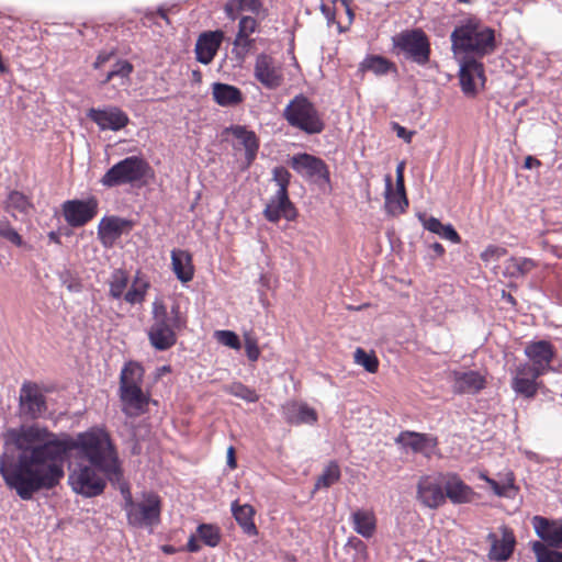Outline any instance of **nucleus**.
<instances>
[{
  "instance_id": "nucleus-1",
  "label": "nucleus",
  "mask_w": 562,
  "mask_h": 562,
  "mask_svg": "<svg viewBox=\"0 0 562 562\" xmlns=\"http://www.w3.org/2000/svg\"><path fill=\"white\" fill-rule=\"evenodd\" d=\"M3 441L0 475L23 501H31L36 493L53 490L60 483L65 476V462L72 450L110 481L122 477L115 447L110 435L101 428H92L71 439L46 427L31 425L8 429Z\"/></svg>"
},
{
  "instance_id": "nucleus-2",
  "label": "nucleus",
  "mask_w": 562,
  "mask_h": 562,
  "mask_svg": "<svg viewBox=\"0 0 562 562\" xmlns=\"http://www.w3.org/2000/svg\"><path fill=\"white\" fill-rule=\"evenodd\" d=\"M450 40L454 57L470 56L479 59L496 49L495 31L474 16L461 21L452 31Z\"/></svg>"
},
{
  "instance_id": "nucleus-3",
  "label": "nucleus",
  "mask_w": 562,
  "mask_h": 562,
  "mask_svg": "<svg viewBox=\"0 0 562 562\" xmlns=\"http://www.w3.org/2000/svg\"><path fill=\"white\" fill-rule=\"evenodd\" d=\"M153 323L147 331L150 345L158 351H165L177 342V333L186 328L187 317L175 303L170 310L161 300H155L151 306Z\"/></svg>"
},
{
  "instance_id": "nucleus-4",
  "label": "nucleus",
  "mask_w": 562,
  "mask_h": 562,
  "mask_svg": "<svg viewBox=\"0 0 562 562\" xmlns=\"http://www.w3.org/2000/svg\"><path fill=\"white\" fill-rule=\"evenodd\" d=\"M288 124L307 135L321 134L325 128L322 114L304 94L295 95L283 110Z\"/></svg>"
},
{
  "instance_id": "nucleus-5",
  "label": "nucleus",
  "mask_w": 562,
  "mask_h": 562,
  "mask_svg": "<svg viewBox=\"0 0 562 562\" xmlns=\"http://www.w3.org/2000/svg\"><path fill=\"white\" fill-rule=\"evenodd\" d=\"M127 521L134 527H151L160 521L161 502L155 493H144L143 499L135 502L128 490L123 491Z\"/></svg>"
},
{
  "instance_id": "nucleus-6",
  "label": "nucleus",
  "mask_w": 562,
  "mask_h": 562,
  "mask_svg": "<svg viewBox=\"0 0 562 562\" xmlns=\"http://www.w3.org/2000/svg\"><path fill=\"white\" fill-rule=\"evenodd\" d=\"M272 180L278 186V190L263 210L265 217L271 223H277L281 217L288 221L294 220L296 211L288 194L291 173L282 166L274 167Z\"/></svg>"
},
{
  "instance_id": "nucleus-7",
  "label": "nucleus",
  "mask_w": 562,
  "mask_h": 562,
  "mask_svg": "<svg viewBox=\"0 0 562 562\" xmlns=\"http://www.w3.org/2000/svg\"><path fill=\"white\" fill-rule=\"evenodd\" d=\"M150 170L148 162L140 156H128L113 165L100 179L105 188L132 184L142 181Z\"/></svg>"
},
{
  "instance_id": "nucleus-8",
  "label": "nucleus",
  "mask_w": 562,
  "mask_h": 562,
  "mask_svg": "<svg viewBox=\"0 0 562 562\" xmlns=\"http://www.w3.org/2000/svg\"><path fill=\"white\" fill-rule=\"evenodd\" d=\"M393 43L405 58L418 64L426 65L430 57V43L423 30L415 29L404 31L393 37Z\"/></svg>"
},
{
  "instance_id": "nucleus-9",
  "label": "nucleus",
  "mask_w": 562,
  "mask_h": 562,
  "mask_svg": "<svg viewBox=\"0 0 562 562\" xmlns=\"http://www.w3.org/2000/svg\"><path fill=\"white\" fill-rule=\"evenodd\" d=\"M97 470L92 465L78 464L68 476L72 491L86 497L100 495L104 491L105 481Z\"/></svg>"
},
{
  "instance_id": "nucleus-10",
  "label": "nucleus",
  "mask_w": 562,
  "mask_h": 562,
  "mask_svg": "<svg viewBox=\"0 0 562 562\" xmlns=\"http://www.w3.org/2000/svg\"><path fill=\"white\" fill-rule=\"evenodd\" d=\"M443 473L423 475L417 483L416 498L427 508L437 509L446 503Z\"/></svg>"
},
{
  "instance_id": "nucleus-11",
  "label": "nucleus",
  "mask_w": 562,
  "mask_h": 562,
  "mask_svg": "<svg viewBox=\"0 0 562 562\" xmlns=\"http://www.w3.org/2000/svg\"><path fill=\"white\" fill-rule=\"evenodd\" d=\"M19 407L21 415L29 419H37L46 413V398L36 383L24 382L22 384Z\"/></svg>"
},
{
  "instance_id": "nucleus-12",
  "label": "nucleus",
  "mask_w": 562,
  "mask_h": 562,
  "mask_svg": "<svg viewBox=\"0 0 562 562\" xmlns=\"http://www.w3.org/2000/svg\"><path fill=\"white\" fill-rule=\"evenodd\" d=\"M98 212V200H69L63 204V215L71 227H80L90 222Z\"/></svg>"
},
{
  "instance_id": "nucleus-13",
  "label": "nucleus",
  "mask_w": 562,
  "mask_h": 562,
  "mask_svg": "<svg viewBox=\"0 0 562 562\" xmlns=\"http://www.w3.org/2000/svg\"><path fill=\"white\" fill-rule=\"evenodd\" d=\"M291 167L303 177L317 183H329V170L321 158L310 154H297L291 159Z\"/></svg>"
},
{
  "instance_id": "nucleus-14",
  "label": "nucleus",
  "mask_w": 562,
  "mask_h": 562,
  "mask_svg": "<svg viewBox=\"0 0 562 562\" xmlns=\"http://www.w3.org/2000/svg\"><path fill=\"white\" fill-rule=\"evenodd\" d=\"M459 64V80L462 92L467 97H474L476 90V79L485 81L483 64L470 56L456 57Z\"/></svg>"
},
{
  "instance_id": "nucleus-15",
  "label": "nucleus",
  "mask_w": 562,
  "mask_h": 562,
  "mask_svg": "<svg viewBox=\"0 0 562 562\" xmlns=\"http://www.w3.org/2000/svg\"><path fill=\"white\" fill-rule=\"evenodd\" d=\"M448 381L454 394H477L486 386V376L476 370H453Z\"/></svg>"
},
{
  "instance_id": "nucleus-16",
  "label": "nucleus",
  "mask_w": 562,
  "mask_h": 562,
  "mask_svg": "<svg viewBox=\"0 0 562 562\" xmlns=\"http://www.w3.org/2000/svg\"><path fill=\"white\" fill-rule=\"evenodd\" d=\"M395 442L404 449H409L414 453H422L426 458H431L438 447L437 437L416 431H401L395 438Z\"/></svg>"
},
{
  "instance_id": "nucleus-17",
  "label": "nucleus",
  "mask_w": 562,
  "mask_h": 562,
  "mask_svg": "<svg viewBox=\"0 0 562 562\" xmlns=\"http://www.w3.org/2000/svg\"><path fill=\"white\" fill-rule=\"evenodd\" d=\"M255 78L268 89H277L282 85L283 74L279 63L267 54H260L255 63Z\"/></svg>"
},
{
  "instance_id": "nucleus-18",
  "label": "nucleus",
  "mask_w": 562,
  "mask_h": 562,
  "mask_svg": "<svg viewBox=\"0 0 562 562\" xmlns=\"http://www.w3.org/2000/svg\"><path fill=\"white\" fill-rule=\"evenodd\" d=\"M525 356L529 366L546 374L552 370L551 362L555 357V348L548 340L529 341L525 347Z\"/></svg>"
},
{
  "instance_id": "nucleus-19",
  "label": "nucleus",
  "mask_w": 562,
  "mask_h": 562,
  "mask_svg": "<svg viewBox=\"0 0 562 562\" xmlns=\"http://www.w3.org/2000/svg\"><path fill=\"white\" fill-rule=\"evenodd\" d=\"M87 116L94 122L101 131H120L130 123L128 115L117 106L104 109L91 108Z\"/></svg>"
},
{
  "instance_id": "nucleus-20",
  "label": "nucleus",
  "mask_w": 562,
  "mask_h": 562,
  "mask_svg": "<svg viewBox=\"0 0 562 562\" xmlns=\"http://www.w3.org/2000/svg\"><path fill=\"white\" fill-rule=\"evenodd\" d=\"M543 375L542 372L533 369L529 363H520L515 371L512 380V389L526 398L536 396L540 383L538 379Z\"/></svg>"
},
{
  "instance_id": "nucleus-21",
  "label": "nucleus",
  "mask_w": 562,
  "mask_h": 562,
  "mask_svg": "<svg viewBox=\"0 0 562 562\" xmlns=\"http://www.w3.org/2000/svg\"><path fill=\"white\" fill-rule=\"evenodd\" d=\"M122 412L127 417H138L147 411L149 398L142 387L119 390Z\"/></svg>"
},
{
  "instance_id": "nucleus-22",
  "label": "nucleus",
  "mask_w": 562,
  "mask_h": 562,
  "mask_svg": "<svg viewBox=\"0 0 562 562\" xmlns=\"http://www.w3.org/2000/svg\"><path fill=\"white\" fill-rule=\"evenodd\" d=\"M223 40L224 33L220 30L202 33L195 44L196 60L209 65L214 59Z\"/></svg>"
},
{
  "instance_id": "nucleus-23",
  "label": "nucleus",
  "mask_w": 562,
  "mask_h": 562,
  "mask_svg": "<svg viewBox=\"0 0 562 562\" xmlns=\"http://www.w3.org/2000/svg\"><path fill=\"white\" fill-rule=\"evenodd\" d=\"M132 228V222L117 216L103 217L98 226V236L105 247H111L116 239Z\"/></svg>"
},
{
  "instance_id": "nucleus-24",
  "label": "nucleus",
  "mask_w": 562,
  "mask_h": 562,
  "mask_svg": "<svg viewBox=\"0 0 562 562\" xmlns=\"http://www.w3.org/2000/svg\"><path fill=\"white\" fill-rule=\"evenodd\" d=\"M537 536L549 546L562 548V520H551L542 516L532 518Z\"/></svg>"
},
{
  "instance_id": "nucleus-25",
  "label": "nucleus",
  "mask_w": 562,
  "mask_h": 562,
  "mask_svg": "<svg viewBox=\"0 0 562 562\" xmlns=\"http://www.w3.org/2000/svg\"><path fill=\"white\" fill-rule=\"evenodd\" d=\"M237 140L236 149L245 150V160L247 166H250L256 159L259 149V139L255 132L248 130L243 125H233L227 130Z\"/></svg>"
},
{
  "instance_id": "nucleus-26",
  "label": "nucleus",
  "mask_w": 562,
  "mask_h": 562,
  "mask_svg": "<svg viewBox=\"0 0 562 562\" xmlns=\"http://www.w3.org/2000/svg\"><path fill=\"white\" fill-rule=\"evenodd\" d=\"M487 540L491 542L490 559L503 562L513 554L516 539L512 530L507 527L502 528V538H497L495 533H490Z\"/></svg>"
},
{
  "instance_id": "nucleus-27",
  "label": "nucleus",
  "mask_w": 562,
  "mask_h": 562,
  "mask_svg": "<svg viewBox=\"0 0 562 562\" xmlns=\"http://www.w3.org/2000/svg\"><path fill=\"white\" fill-rule=\"evenodd\" d=\"M256 29L257 21L254 18L243 16L240 19L238 32L233 43V53L238 59L243 60L252 46L254 40L250 38V35L256 31Z\"/></svg>"
},
{
  "instance_id": "nucleus-28",
  "label": "nucleus",
  "mask_w": 562,
  "mask_h": 562,
  "mask_svg": "<svg viewBox=\"0 0 562 562\" xmlns=\"http://www.w3.org/2000/svg\"><path fill=\"white\" fill-rule=\"evenodd\" d=\"M443 491L446 499L449 498L453 504H464L471 501L473 491L460 479L458 474L443 473Z\"/></svg>"
},
{
  "instance_id": "nucleus-29",
  "label": "nucleus",
  "mask_w": 562,
  "mask_h": 562,
  "mask_svg": "<svg viewBox=\"0 0 562 562\" xmlns=\"http://www.w3.org/2000/svg\"><path fill=\"white\" fill-rule=\"evenodd\" d=\"M282 414L284 419L290 424H308L312 425L317 422V413L314 408L305 403L286 402L282 406Z\"/></svg>"
},
{
  "instance_id": "nucleus-30",
  "label": "nucleus",
  "mask_w": 562,
  "mask_h": 562,
  "mask_svg": "<svg viewBox=\"0 0 562 562\" xmlns=\"http://www.w3.org/2000/svg\"><path fill=\"white\" fill-rule=\"evenodd\" d=\"M171 265L176 277L181 282L186 283L193 279L192 256L187 250L173 249L171 251Z\"/></svg>"
},
{
  "instance_id": "nucleus-31",
  "label": "nucleus",
  "mask_w": 562,
  "mask_h": 562,
  "mask_svg": "<svg viewBox=\"0 0 562 562\" xmlns=\"http://www.w3.org/2000/svg\"><path fill=\"white\" fill-rule=\"evenodd\" d=\"M214 101L221 106H235L243 102L241 91L227 83L215 82L212 86Z\"/></svg>"
},
{
  "instance_id": "nucleus-32",
  "label": "nucleus",
  "mask_w": 562,
  "mask_h": 562,
  "mask_svg": "<svg viewBox=\"0 0 562 562\" xmlns=\"http://www.w3.org/2000/svg\"><path fill=\"white\" fill-rule=\"evenodd\" d=\"M232 513L243 531L249 536L258 533L254 522L255 509L249 504L239 505L237 502L232 504Z\"/></svg>"
},
{
  "instance_id": "nucleus-33",
  "label": "nucleus",
  "mask_w": 562,
  "mask_h": 562,
  "mask_svg": "<svg viewBox=\"0 0 562 562\" xmlns=\"http://www.w3.org/2000/svg\"><path fill=\"white\" fill-rule=\"evenodd\" d=\"M408 206L406 194H396L392 188L391 176L385 177V210L395 216L405 212Z\"/></svg>"
},
{
  "instance_id": "nucleus-34",
  "label": "nucleus",
  "mask_w": 562,
  "mask_h": 562,
  "mask_svg": "<svg viewBox=\"0 0 562 562\" xmlns=\"http://www.w3.org/2000/svg\"><path fill=\"white\" fill-rule=\"evenodd\" d=\"M353 530L364 538H371L375 531V517L370 510L358 509L351 514Z\"/></svg>"
},
{
  "instance_id": "nucleus-35",
  "label": "nucleus",
  "mask_w": 562,
  "mask_h": 562,
  "mask_svg": "<svg viewBox=\"0 0 562 562\" xmlns=\"http://www.w3.org/2000/svg\"><path fill=\"white\" fill-rule=\"evenodd\" d=\"M144 369L137 362H127L120 374V389L142 387Z\"/></svg>"
},
{
  "instance_id": "nucleus-36",
  "label": "nucleus",
  "mask_w": 562,
  "mask_h": 562,
  "mask_svg": "<svg viewBox=\"0 0 562 562\" xmlns=\"http://www.w3.org/2000/svg\"><path fill=\"white\" fill-rule=\"evenodd\" d=\"M533 268H536V262L532 259L510 257L504 262L503 274L509 278H520L528 274Z\"/></svg>"
},
{
  "instance_id": "nucleus-37",
  "label": "nucleus",
  "mask_w": 562,
  "mask_h": 562,
  "mask_svg": "<svg viewBox=\"0 0 562 562\" xmlns=\"http://www.w3.org/2000/svg\"><path fill=\"white\" fill-rule=\"evenodd\" d=\"M391 69H395L392 61L380 55H368L359 65V72L370 71L376 76L386 75Z\"/></svg>"
},
{
  "instance_id": "nucleus-38",
  "label": "nucleus",
  "mask_w": 562,
  "mask_h": 562,
  "mask_svg": "<svg viewBox=\"0 0 562 562\" xmlns=\"http://www.w3.org/2000/svg\"><path fill=\"white\" fill-rule=\"evenodd\" d=\"M262 11L260 0H228L225 4V12L228 18L235 20L241 12H250L259 15Z\"/></svg>"
},
{
  "instance_id": "nucleus-39",
  "label": "nucleus",
  "mask_w": 562,
  "mask_h": 562,
  "mask_svg": "<svg viewBox=\"0 0 562 562\" xmlns=\"http://www.w3.org/2000/svg\"><path fill=\"white\" fill-rule=\"evenodd\" d=\"M33 207L30 199L20 191H11L5 201V210L15 215V212L29 214Z\"/></svg>"
},
{
  "instance_id": "nucleus-40",
  "label": "nucleus",
  "mask_w": 562,
  "mask_h": 562,
  "mask_svg": "<svg viewBox=\"0 0 562 562\" xmlns=\"http://www.w3.org/2000/svg\"><path fill=\"white\" fill-rule=\"evenodd\" d=\"M128 284L127 273L123 269H115L109 280V294L114 300L124 297Z\"/></svg>"
},
{
  "instance_id": "nucleus-41",
  "label": "nucleus",
  "mask_w": 562,
  "mask_h": 562,
  "mask_svg": "<svg viewBox=\"0 0 562 562\" xmlns=\"http://www.w3.org/2000/svg\"><path fill=\"white\" fill-rule=\"evenodd\" d=\"M148 289H149V282L144 279H140L137 276L134 279L131 288L124 294V300L132 305L142 303L145 300Z\"/></svg>"
},
{
  "instance_id": "nucleus-42",
  "label": "nucleus",
  "mask_w": 562,
  "mask_h": 562,
  "mask_svg": "<svg viewBox=\"0 0 562 562\" xmlns=\"http://www.w3.org/2000/svg\"><path fill=\"white\" fill-rule=\"evenodd\" d=\"M340 475L341 473L338 463L335 461L329 462L325 467L323 473L318 476L315 483V488L318 490L330 487L331 485L339 481Z\"/></svg>"
},
{
  "instance_id": "nucleus-43",
  "label": "nucleus",
  "mask_w": 562,
  "mask_h": 562,
  "mask_svg": "<svg viewBox=\"0 0 562 562\" xmlns=\"http://www.w3.org/2000/svg\"><path fill=\"white\" fill-rule=\"evenodd\" d=\"M199 538L209 547H216L221 540L220 528L212 524H201L196 528Z\"/></svg>"
},
{
  "instance_id": "nucleus-44",
  "label": "nucleus",
  "mask_w": 562,
  "mask_h": 562,
  "mask_svg": "<svg viewBox=\"0 0 562 562\" xmlns=\"http://www.w3.org/2000/svg\"><path fill=\"white\" fill-rule=\"evenodd\" d=\"M532 551L537 562H562V552L548 548L541 541H535L532 543Z\"/></svg>"
},
{
  "instance_id": "nucleus-45",
  "label": "nucleus",
  "mask_w": 562,
  "mask_h": 562,
  "mask_svg": "<svg viewBox=\"0 0 562 562\" xmlns=\"http://www.w3.org/2000/svg\"><path fill=\"white\" fill-rule=\"evenodd\" d=\"M133 71V65L127 60H117L102 80V85L108 83L114 78L127 79Z\"/></svg>"
},
{
  "instance_id": "nucleus-46",
  "label": "nucleus",
  "mask_w": 562,
  "mask_h": 562,
  "mask_svg": "<svg viewBox=\"0 0 562 562\" xmlns=\"http://www.w3.org/2000/svg\"><path fill=\"white\" fill-rule=\"evenodd\" d=\"M355 362L363 367L370 373H375L379 368L378 358L374 355L367 352L362 348L356 349Z\"/></svg>"
},
{
  "instance_id": "nucleus-47",
  "label": "nucleus",
  "mask_w": 562,
  "mask_h": 562,
  "mask_svg": "<svg viewBox=\"0 0 562 562\" xmlns=\"http://www.w3.org/2000/svg\"><path fill=\"white\" fill-rule=\"evenodd\" d=\"M228 393L248 403H255L259 400L256 391L244 385L243 383H233L229 385Z\"/></svg>"
},
{
  "instance_id": "nucleus-48",
  "label": "nucleus",
  "mask_w": 562,
  "mask_h": 562,
  "mask_svg": "<svg viewBox=\"0 0 562 562\" xmlns=\"http://www.w3.org/2000/svg\"><path fill=\"white\" fill-rule=\"evenodd\" d=\"M0 237L12 243L18 247H21L23 245V239L21 235L14 229V227L8 221H0Z\"/></svg>"
},
{
  "instance_id": "nucleus-49",
  "label": "nucleus",
  "mask_w": 562,
  "mask_h": 562,
  "mask_svg": "<svg viewBox=\"0 0 562 562\" xmlns=\"http://www.w3.org/2000/svg\"><path fill=\"white\" fill-rule=\"evenodd\" d=\"M215 337L218 342L229 348L238 350L241 347L239 338L234 331L217 330L215 331Z\"/></svg>"
},
{
  "instance_id": "nucleus-50",
  "label": "nucleus",
  "mask_w": 562,
  "mask_h": 562,
  "mask_svg": "<svg viewBox=\"0 0 562 562\" xmlns=\"http://www.w3.org/2000/svg\"><path fill=\"white\" fill-rule=\"evenodd\" d=\"M244 340L247 358L252 362L257 361L260 356V349L258 347L256 337H254L251 334H245Z\"/></svg>"
},
{
  "instance_id": "nucleus-51",
  "label": "nucleus",
  "mask_w": 562,
  "mask_h": 562,
  "mask_svg": "<svg viewBox=\"0 0 562 562\" xmlns=\"http://www.w3.org/2000/svg\"><path fill=\"white\" fill-rule=\"evenodd\" d=\"M437 235L453 244H459L461 241L460 235L451 224H441V228H439Z\"/></svg>"
},
{
  "instance_id": "nucleus-52",
  "label": "nucleus",
  "mask_w": 562,
  "mask_h": 562,
  "mask_svg": "<svg viewBox=\"0 0 562 562\" xmlns=\"http://www.w3.org/2000/svg\"><path fill=\"white\" fill-rule=\"evenodd\" d=\"M418 220L423 224L424 228L436 234L438 233L439 228H441V222L434 217V216H427L425 213H419L417 215Z\"/></svg>"
},
{
  "instance_id": "nucleus-53",
  "label": "nucleus",
  "mask_w": 562,
  "mask_h": 562,
  "mask_svg": "<svg viewBox=\"0 0 562 562\" xmlns=\"http://www.w3.org/2000/svg\"><path fill=\"white\" fill-rule=\"evenodd\" d=\"M392 130L396 133V136L402 138L405 143H411L415 134L414 131H408L396 122L392 123Z\"/></svg>"
},
{
  "instance_id": "nucleus-54",
  "label": "nucleus",
  "mask_w": 562,
  "mask_h": 562,
  "mask_svg": "<svg viewBox=\"0 0 562 562\" xmlns=\"http://www.w3.org/2000/svg\"><path fill=\"white\" fill-rule=\"evenodd\" d=\"M505 252H506V250L504 248L490 246L488 248L485 249L484 252H482L481 258H482V260L487 261V260H490V258H494V257L499 258Z\"/></svg>"
},
{
  "instance_id": "nucleus-55",
  "label": "nucleus",
  "mask_w": 562,
  "mask_h": 562,
  "mask_svg": "<svg viewBox=\"0 0 562 562\" xmlns=\"http://www.w3.org/2000/svg\"><path fill=\"white\" fill-rule=\"evenodd\" d=\"M486 480V482L490 484L491 488L493 490V492L498 495V496H504L506 495V491L507 488L509 487L508 485H501L499 483H497L495 480H492V479H488V477H484Z\"/></svg>"
},
{
  "instance_id": "nucleus-56",
  "label": "nucleus",
  "mask_w": 562,
  "mask_h": 562,
  "mask_svg": "<svg viewBox=\"0 0 562 562\" xmlns=\"http://www.w3.org/2000/svg\"><path fill=\"white\" fill-rule=\"evenodd\" d=\"M66 288L74 293H78L82 290V284L80 281L76 279H71L70 281H65Z\"/></svg>"
},
{
  "instance_id": "nucleus-57",
  "label": "nucleus",
  "mask_w": 562,
  "mask_h": 562,
  "mask_svg": "<svg viewBox=\"0 0 562 562\" xmlns=\"http://www.w3.org/2000/svg\"><path fill=\"white\" fill-rule=\"evenodd\" d=\"M112 53L108 54V53H101L98 55L93 66L95 69H99L103 66V64H105L111 57H112Z\"/></svg>"
},
{
  "instance_id": "nucleus-58",
  "label": "nucleus",
  "mask_w": 562,
  "mask_h": 562,
  "mask_svg": "<svg viewBox=\"0 0 562 562\" xmlns=\"http://www.w3.org/2000/svg\"><path fill=\"white\" fill-rule=\"evenodd\" d=\"M201 549L200 544L198 543V540L194 535L190 536L188 543H187V550L189 552H198Z\"/></svg>"
},
{
  "instance_id": "nucleus-59",
  "label": "nucleus",
  "mask_w": 562,
  "mask_h": 562,
  "mask_svg": "<svg viewBox=\"0 0 562 562\" xmlns=\"http://www.w3.org/2000/svg\"><path fill=\"white\" fill-rule=\"evenodd\" d=\"M541 165L540 160H538L537 158L532 157V156H527L526 159H525V168L526 169H532L535 167H539Z\"/></svg>"
},
{
  "instance_id": "nucleus-60",
  "label": "nucleus",
  "mask_w": 562,
  "mask_h": 562,
  "mask_svg": "<svg viewBox=\"0 0 562 562\" xmlns=\"http://www.w3.org/2000/svg\"><path fill=\"white\" fill-rule=\"evenodd\" d=\"M227 465L231 469H235L236 468L235 450H234L233 447H229L228 450H227Z\"/></svg>"
},
{
  "instance_id": "nucleus-61",
  "label": "nucleus",
  "mask_w": 562,
  "mask_h": 562,
  "mask_svg": "<svg viewBox=\"0 0 562 562\" xmlns=\"http://www.w3.org/2000/svg\"><path fill=\"white\" fill-rule=\"evenodd\" d=\"M394 192H396V194H406L404 178H396V189L394 190Z\"/></svg>"
},
{
  "instance_id": "nucleus-62",
  "label": "nucleus",
  "mask_w": 562,
  "mask_h": 562,
  "mask_svg": "<svg viewBox=\"0 0 562 562\" xmlns=\"http://www.w3.org/2000/svg\"><path fill=\"white\" fill-rule=\"evenodd\" d=\"M430 248L434 250V252H435L438 257H440V256H442V255L445 254V248H443V246H442L440 243H437V241H436V243H434V244L430 246Z\"/></svg>"
},
{
  "instance_id": "nucleus-63",
  "label": "nucleus",
  "mask_w": 562,
  "mask_h": 562,
  "mask_svg": "<svg viewBox=\"0 0 562 562\" xmlns=\"http://www.w3.org/2000/svg\"><path fill=\"white\" fill-rule=\"evenodd\" d=\"M341 4L345 7L346 13L348 14V18H349V21L351 22L353 20L355 14L349 5L348 0H341Z\"/></svg>"
},
{
  "instance_id": "nucleus-64",
  "label": "nucleus",
  "mask_w": 562,
  "mask_h": 562,
  "mask_svg": "<svg viewBox=\"0 0 562 562\" xmlns=\"http://www.w3.org/2000/svg\"><path fill=\"white\" fill-rule=\"evenodd\" d=\"M162 552L166 554H175L177 552V549L170 544H165L161 547Z\"/></svg>"
}]
</instances>
